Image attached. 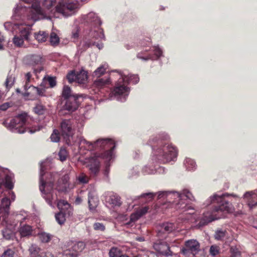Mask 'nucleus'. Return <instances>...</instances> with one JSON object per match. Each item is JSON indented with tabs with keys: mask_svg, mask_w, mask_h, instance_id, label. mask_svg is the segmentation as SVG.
Wrapping results in <instances>:
<instances>
[{
	"mask_svg": "<svg viewBox=\"0 0 257 257\" xmlns=\"http://www.w3.org/2000/svg\"><path fill=\"white\" fill-rule=\"evenodd\" d=\"M26 3H32L31 7L22 8L20 13H29L31 20L35 22L40 19H50L52 17L57 18L58 14H61L64 17L70 16L77 11L79 5L78 1L66 2L63 0L60 2L57 6L53 8L56 4V0H43L42 9L37 0H22Z\"/></svg>",
	"mask_w": 257,
	"mask_h": 257,
	"instance_id": "obj_1",
	"label": "nucleus"
},
{
	"mask_svg": "<svg viewBox=\"0 0 257 257\" xmlns=\"http://www.w3.org/2000/svg\"><path fill=\"white\" fill-rule=\"evenodd\" d=\"M236 195L229 194H215L210 197L211 202L212 203H217L218 206H215L211 211H207L203 213V223H207L216 219L224 217V213L231 212L233 208L231 204L226 201L224 197Z\"/></svg>",
	"mask_w": 257,
	"mask_h": 257,
	"instance_id": "obj_2",
	"label": "nucleus"
},
{
	"mask_svg": "<svg viewBox=\"0 0 257 257\" xmlns=\"http://www.w3.org/2000/svg\"><path fill=\"white\" fill-rule=\"evenodd\" d=\"M158 198H161L166 196L168 199L173 200L170 201L172 203V207L181 212H185L186 214L193 215L194 213V209L188 204L187 200H192L193 196L191 193L187 189H184L181 193L177 192H158Z\"/></svg>",
	"mask_w": 257,
	"mask_h": 257,
	"instance_id": "obj_3",
	"label": "nucleus"
},
{
	"mask_svg": "<svg viewBox=\"0 0 257 257\" xmlns=\"http://www.w3.org/2000/svg\"><path fill=\"white\" fill-rule=\"evenodd\" d=\"M169 138L167 135L164 136L152 139L150 141H160L159 145L154 149L153 159L162 163H166L174 161L177 158L178 152L176 148L169 143H164L162 140H167ZM151 143V142H150Z\"/></svg>",
	"mask_w": 257,
	"mask_h": 257,
	"instance_id": "obj_4",
	"label": "nucleus"
},
{
	"mask_svg": "<svg viewBox=\"0 0 257 257\" xmlns=\"http://www.w3.org/2000/svg\"><path fill=\"white\" fill-rule=\"evenodd\" d=\"M78 143L81 148H85L86 149L91 151L97 149H108L101 157L105 159L106 161H109L113 157V150L115 145L114 141L111 139H99L94 143L89 142L83 138L80 137L78 138Z\"/></svg>",
	"mask_w": 257,
	"mask_h": 257,
	"instance_id": "obj_5",
	"label": "nucleus"
},
{
	"mask_svg": "<svg viewBox=\"0 0 257 257\" xmlns=\"http://www.w3.org/2000/svg\"><path fill=\"white\" fill-rule=\"evenodd\" d=\"M44 163H41L40 165V190L42 193L43 197L51 206H54L57 197L52 194L53 188V181L58 176L57 173L48 174L44 179Z\"/></svg>",
	"mask_w": 257,
	"mask_h": 257,
	"instance_id": "obj_6",
	"label": "nucleus"
},
{
	"mask_svg": "<svg viewBox=\"0 0 257 257\" xmlns=\"http://www.w3.org/2000/svg\"><path fill=\"white\" fill-rule=\"evenodd\" d=\"M27 113H24L17 115L10 122H8V120H5L3 123L8 130L19 134L26 132L34 133L41 130L42 127L40 125L34 126L31 128L28 127L27 123Z\"/></svg>",
	"mask_w": 257,
	"mask_h": 257,
	"instance_id": "obj_7",
	"label": "nucleus"
},
{
	"mask_svg": "<svg viewBox=\"0 0 257 257\" xmlns=\"http://www.w3.org/2000/svg\"><path fill=\"white\" fill-rule=\"evenodd\" d=\"M114 71L117 72L119 78L110 94V97L111 99L113 97L118 101H124L130 92V88L127 86L128 80H125L128 75L126 72L116 70Z\"/></svg>",
	"mask_w": 257,
	"mask_h": 257,
	"instance_id": "obj_8",
	"label": "nucleus"
},
{
	"mask_svg": "<svg viewBox=\"0 0 257 257\" xmlns=\"http://www.w3.org/2000/svg\"><path fill=\"white\" fill-rule=\"evenodd\" d=\"M83 22L88 25L95 28L92 35L96 39L104 40L105 36L103 30L100 28L101 21L98 16L93 12H90L86 15L83 16Z\"/></svg>",
	"mask_w": 257,
	"mask_h": 257,
	"instance_id": "obj_9",
	"label": "nucleus"
},
{
	"mask_svg": "<svg viewBox=\"0 0 257 257\" xmlns=\"http://www.w3.org/2000/svg\"><path fill=\"white\" fill-rule=\"evenodd\" d=\"M35 22L29 16H28L27 21L25 23V26L20 28L19 34L15 36L13 39V42L15 46L17 47H22L24 45L25 41H29V36L31 34V27L34 25Z\"/></svg>",
	"mask_w": 257,
	"mask_h": 257,
	"instance_id": "obj_10",
	"label": "nucleus"
},
{
	"mask_svg": "<svg viewBox=\"0 0 257 257\" xmlns=\"http://www.w3.org/2000/svg\"><path fill=\"white\" fill-rule=\"evenodd\" d=\"M23 7H20L18 5L15 9L14 14L12 16L13 20L20 21L22 20L23 22H17L15 24H13L12 22H8L4 24V27L5 29L8 31H14L17 29H20L22 27H24L25 25L24 22L27 21L28 16H30L29 13L25 12L20 13V9Z\"/></svg>",
	"mask_w": 257,
	"mask_h": 257,
	"instance_id": "obj_11",
	"label": "nucleus"
},
{
	"mask_svg": "<svg viewBox=\"0 0 257 257\" xmlns=\"http://www.w3.org/2000/svg\"><path fill=\"white\" fill-rule=\"evenodd\" d=\"M76 120L75 119H63L61 123V130L62 135L63 136L67 143L70 141V138L72 137L73 130L78 126H76Z\"/></svg>",
	"mask_w": 257,
	"mask_h": 257,
	"instance_id": "obj_12",
	"label": "nucleus"
},
{
	"mask_svg": "<svg viewBox=\"0 0 257 257\" xmlns=\"http://www.w3.org/2000/svg\"><path fill=\"white\" fill-rule=\"evenodd\" d=\"M57 207L60 212L55 215V218L60 224H63L65 222V210L70 208V204L65 200H60L57 202Z\"/></svg>",
	"mask_w": 257,
	"mask_h": 257,
	"instance_id": "obj_13",
	"label": "nucleus"
},
{
	"mask_svg": "<svg viewBox=\"0 0 257 257\" xmlns=\"http://www.w3.org/2000/svg\"><path fill=\"white\" fill-rule=\"evenodd\" d=\"M185 246V248L182 249V252L184 254H187L189 252H191L194 255L200 250V244L196 239H189L186 241Z\"/></svg>",
	"mask_w": 257,
	"mask_h": 257,
	"instance_id": "obj_14",
	"label": "nucleus"
},
{
	"mask_svg": "<svg viewBox=\"0 0 257 257\" xmlns=\"http://www.w3.org/2000/svg\"><path fill=\"white\" fill-rule=\"evenodd\" d=\"M153 51L154 52V55L152 56L150 54H147L148 50H146L139 53L137 55V57L139 59L146 61L149 59L154 60L158 59L162 55L163 52L162 50L158 46L154 47Z\"/></svg>",
	"mask_w": 257,
	"mask_h": 257,
	"instance_id": "obj_15",
	"label": "nucleus"
},
{
	"mask_svg": "<svg viewBox=\"0 0 257 257\" xmlns=\"http://www.w3.org/2000/svg\"><path fill=\"white\" fill-rule=\"evenodd\" d=\"M25 92L24 96L33 99L37 96H43L44 90L35 87L33 85H25Z\"/></svg>",
	"mask_w": 257,
	"mask_h": 257,
	"instance_id": "obj_16",
	"label": "nucleus"
},
{
	"mask_svg": "<svg viewBox=\"0 0 257 257\" xmlns=\"http://www.w3.org/2000/svg\"><path fill=\"white\" fill-rule=\"evenodd\" d=\"M27 217H24L23 221L21 222V226L19 229V232L21 237H30L36 236V232L32 227L27 224H22V222L27 219Z\"/></svg>",
	"mask_w": 257,
	"mask_h": 257,
	"instance_id": "obj_17",
	"label": "nucleus"
},
{
	"mask_svg": "<svg viewBox=\"0 0 257 257\" xmlns=\"http://www.w3.org/2000/svg\"><path fill=\"white\" fill-rule=\"evenodd\" d=\"M87 167L91 175H97L100 169V161L98 158L96 157L90 158Z\"/></svg>",
	"mask_w": 257,
	"mask_h": 257,
	"instance_id": "obj_18",
	"label": "nucleus"
},
{
	"mask_svg": "<svg viewBox=\"0 0 257 257\" xmlns=\"http://www.w3.org/2000/svg\"><path fill=\"white\" fill-rule=\"evenodd\" d=\"M5 221L6 227L2 230V234L4 238L7 240L13 239L15 237V226L13 225H9L6 218L4 219Z\"/></svg>",
	"mask_w": 257,
	"mask_h": 257,
	"instance_id": "obj_19",
	"label": "nucleus"
},
{
	"mask_svg": "<svg viewBox=\"0 0 257 257\" xmlns=\"http://www.w3.org/2000/svg\"><path fill=\"white\" fill-rule=\"evenodd\" d=\"M244 198L246 200L248 206L252 208L257 205V190L246 192Z\"/></svg>",
	"mask_w": 257,
	"mask_h": 257,
	"instance_id": "obj_20",
	"label": "nucleus"
},
{
	"mask_svg": "<svg viewBox=\"0 0 257 257\" xmlns=\"http://www.w3.org/2000/svg\"><path fill=\"white\" fill-rule=\"evenodd\" d=\"M105 201L112 207L119 206L121 205V202L119 197L116 194L112 192L107 193L105 196Z\"/></svg>",
	"mask_w": 257,
	"mask_h": 257,
	"instance_id": "obj_21",
	"label": "nucleus"
},
{
	"mask_svg": "<svg viewBox=\"0 0 257 257\" xmlns=\"http://www.w3.org/2000/svg\"><path fill=\"white\" fill-rule=\"evenodd\" d=\"M175 229V226L173 223L167 222L163 223L159 226L158 234L160 237H162L163 234L169 233Z\"/></svg>",
	"mask_w": 257,
	"mask_h": 257,
	"instance_id": "obj_22",
	"label": "nucleus"
},
{
	"mask_svg": "<svg viewBox=\"0 0 257 257\" xmlns=\"http://www.w3.org/2000/svg\"><path fill=\"white\" fill-rule=\"evenodd\" d=\"M148 207H144L139 210L136 212L132 213L130 216V221L126 223L127 225L131 224L132 222H135L141 217L145 214L148 211Z\"/></svg>",
	"mask_w": 257,
	"mask_h": 257,
	"instance_id": "obj_23",
	"label": "nucleus"
},
{
	"mask_svg": "<svg viewBox=\"0 0 257 257\" xmlns=\"http://www.w3.org/2000/svg\"><path fill=\"white\" fill-rule=\"evenodd\" d=\"M77 99L78 97L73 96L71 97L68 99H67L65 104L64 106V109L71 111L75 110L78 106V103L77 101Z\"/></svg>",
	"mask_w": 257,
	"mask_h": 257,
	"instance_id": "obj_24",
	"label": "nucleus"
},
{
	"mask_svg": "<svg viewBox=\"0 0 257 257\" xmlns=\"http://www.w3.org/2000/svg\"><path fill=\"white\" fill-rule=\"evenodd\" d=\"M155 248L162 254L169 256L172 255L169 246L166 243L163 242L155 245Z\"/></svg>",
	"mask_w": 257,
	"mask_h": 257,
	"instance_id": "obj_25",
	"label": "nucleus"
},
{
	"mask_svg": "<svg viewBox=\"0 0 257 257\" xmlns=\"http://www.w3.org/2000/svg\"><path fill=\"white\" fill-rule=\"evenodd\" d=\"M88 75L85 70L82 69L77 72L76 82L79 84H85L87 82Z\"/></svg>",
	"mask_w": 257,
	"mask_h": 257,
	"instance_id": "obj_26",
	"label": "nucleus"
},
{
	"mask_svg": "<svg viewBox=\"0 0 257 257\" xmlns=\"http://www.w3.org/2000/svg\"><path fill=\"white\" fill-rule=\"evenodd\" d=\"M88 201L90 210L94 211L98 204L99 201L97 198L93 196L91 193H89Z\"/></svg>",
	"mask_w": 257,
	"mask_h": 257,
	"instance_id": "obj_27",
	"label": "nucleus"
},
{
	"mask_svg": "<svg viewBox=\"0 0 257 257\" xmlns=\"http://www.w3.org/2000/svg\"><path fill=\"white\" fill-rule=\"evenodd\" d=\"M39 237V240L42 243H48L52 238L53 235L49 233H47L44 231H40L38 233H36Z\"/></svg>",
	"mask_w": 257,
	"mask_h": 257,
	"instance_id": "obj_28",
	"label": "nucleus"
},
{
	"mask_svg": "<svg viewBox=\"0 0 257 257\" xmlns=\"http://www.w3.org/2000/svg\"><path fill=\"white\" fill-rule=\"evenodd\" d=\"M110 83V79L109 78H102L97 79L94 82V85L99 88L101 89L109 84Z\"/></svg>",
	"mask_w": 257,
	"mask_h": 257,
	"instance_id": "obj_29",
	"label": "nucleus"
},
{
	"mask_svg": "<svg viewBox=\"0 0 257 257\" xmlns=\"http://www.w3.org/2000/svg\"><path fill=\"white\" fill-rule=\"evenodd\" d=\"M5 196V197L2 199L1 204H0V210H2L3 209L5 212L7 214H8L11 201L7 196Z\"/></svg>",
	"mask_w": 257,
	"mask_h": 257,
	"instance_id": "obj_30",
	"label": "nucleus"
},
{
	"mask_svg": "<svg viewBox=\"0 0 257 257\" xmlns=\"http://www.w3.org/2000/svg\"><path fill=\"white\" fill-rule=\"evenodd\" d=\"M107 67L106 65H101L93 72L92 76L96 78L101 77L105 73Z\"/></svg>",
	"mask_w": 257,
	"mask_h": 257,
	"instance_id": "obj_31",
	"label": "nucleus"
},
{
	"mask_svg": "<svg viewBox=\"0 0 257 257\" xmlns=\"http://www.w3.org/2000/svg\"><path fill=\"white\" fill-rule=\"evenodd\" d=\"M69 180V177L68 174L64 175L61 178V181H62L61 186H58L57 189L59 191H64L68 187V182Z\"/></svg>",
	"mask_w": 257,
	"mask_h": 257,
	"instance_id": "obj_32",
	"label": "nucleus"
},
{
	"mask_svg": "<svg viewBox=\"0 0 257 257\" xmlns=\"http://www.w3.org/2000/svg\"><path fill=\"white\" fill-rule=\"evenodd\" d=\"M33 110L35 113L38 115H43L46 112V108L41 103H38L33 108Z\"/></svg>",
	"mask_w": 257,
	"mask_h": 257,
	"instance_id": "obj_33",
	"label": "nucleus"
},
{
	"mask_svg": "<svg viewBox=\"0 0 257 257\" xmlns=\"http://www.w3.org/2000/svg\"><path fill=\"white\" fill-rule=\"evenodd\" d=\"M48 34L44 31H40L35 34V38L39 42H45L48 38Z\"/></svg>",
	"mask_w": 257,
	"mask_h": 257,
	"instance_id": "obj_34",
	"label": "nucleus"
},
{
	"mask_svg": "<svg viewBox=\"0 0 257 257\" xmlns=\"http://www.w3.org/2000/svg\"><path fill=\"white\" fill-rule=\"evenodd\" d=\"M13 179V174L7 175L5 177V185L6 187L9 189H12L14 187Z\"/></svg>",
	"mask_w": 257,
	"mask_h": 257,
	"instance_id": "obj_35",
	"label": "nucleus"
},
{
	"mask_svg": "<svg viewBox=\"0 0 257 257\" xmlns=\"http://www.w3.org/2000/svg\"><path fill=\"white\" fill-rule=\"evenodd\" d=\"M62 96L66 99H69L71 97L76 96L78 97V95H71V90L70 88L68 86H64L62 91Z\"/></svg>",
	"mask_w": 257,
	"mask_h": 257,
	"instance_id": "obj_36",
	"label": "nucleus"
},
{
	"mask_svg": "<svg viewBox=\"0 0 257 257\" xmlns=\"http://www.w3.org/2000/svg\"><path fill=\"white\" fill-rule=\"evenodd\" d=\"M89 177L83 173H81L76 176V180L81 184H87L89 182Z\"/></svg>",
	"mask_w": 257,
	"mask_h": 257,
	"instance_id": "obj_37",
	"label": "nucleus"
},
{
	"mask_svg": "<svg viewBox=\"0 0 257 257\" xmlns=\"http://www.w3.org/2000/svg\"><path fill=\"white\" fill-rule=\"evenodd\" d=\"M110 257H122L125 254H122L119 249L117 247H112L109 252Z\"/></svg>",
	"mask_w": 257,
	"mask_h": 257,
	"instance_id": "obj_38",
	"label": "nucleus"
},
{
	"mask_svg": "<svg viewBox=\"0 0 257 257\" xmlns=\"http://www.w3.org/2000/svg\"><path fill=\"white\" fill-rule=\"evenodd\" d=\"M184 164L188 170H192L196 168V163L194 160L187 158L184 162Z\"/></svg>",
	"mask_w": 257,
	"mask_h": 257,
	"instance_id": "obj_39",
	"label": "nucleus"
},
{
	"mask_svg": "<svg viewBox=\"0 0 257 257\" xmlns=\"http://www.w3.org/2000/svg\"><path fill=\"white\" fill-rule=\"evenodd\" d=\"M122 72H126L127 74V77L125 80L127 79L129 83H133L134 84L137 83L139 81V78L137 75L130 74L126 71H123Z\"/></svg>",
	"mask_w": 257,
	"mask_h": 257,
	"instance_id": "obj_40",
	"label": "nucleus"
},
{
	"mask_svg": "<svg viewBox=\"0 0 257 257\" xmlns=\"http://www.w3.org/2000/svg\"><path fill=\"white\" fill-rule=\"evenodd\" d=\"M15 79L14 75L11 74V72H10L5 82L6 86L7 88L11 87L13 86L15 82Z\"/></svg>",
	"mask_w": 257,
	"mask_h": 257,
	"instance_id": "obj_41",
	"label": "nucleus"
},
{
	"mask_svg": "<svg viewBox=\"0 0 257 257\" xmlns=\"http://www.w3.org/2000/svg\"><path fill=\"white\" fill-rule=\"evenodd\" d=\"M29 251L32 255L37 256L40 251V248L36 244H32L29 249Z\"/></svg>",
	"mask_w": 257,
	"mask_h": 257,
	"instance_id": "obj_42",
	"label": "nucleus"
},
{
	"mask_svg": "<svg viewBox=\"0 0 257 257\" xmlns=\"http://www.w3.org/2000/svg\"><path fill=\"white\" fill-rule=\"evenodd\" d=\"M58 156L59 158V160L63 162L65 161L67 158L68 157V153L65 149L61 148L58 153Z\"/></svg>",
	"mask_w": 257,
	"mask_h": 257,
	"instance_id": "obj_43",
	"label": "nucleus"
},
{
	"mask_svg": "<svg viewBox=\"0 0 257 257\" xmlns=\"http://www.w3.org/2000/svg\"><path fill=\"white\" fill-rule=\"evenodd\" d=\"M50 42L52 45H57L59 42V38L57 35L54 33L52 32L50 35Z\"/></svg>",
	"mask_w": 257,
	"mask_h": 257,
	"instance_id": "obj_44",
	"label": "nucleus"
},
{
	"mask_svg": "<svg viewBox=\"0 0 257 257\" xmlns=\"http://www.w3.org/2000/svg\"><path fill=\"white\" fill-rule=\"evenodd\" d=\"M31 64L32 65L38 64L41 62V57L39 55H33L30 56Z\"/></svg>",
	"mask_w": 257,
	"mask_h": 257,
	"instance_id": "obj_45",
	"label": "nucleus"
},
{
	"mask_svg": "<svg viewBox=\"0 0 257 257\" xmlns=\"http://www.w3.org/2000/svg\"><path fill=\"white\" fill-rule=\"evenodd\" d=\"M76 78H77V72L76 73L75 71H71L67 75V78L68 81L70 83L73 82H76Z\"/></svg>",
	"mask_w": 257,
	"mask_h": 257,
	"instance_id": "obj_46",
	"label": "nucleus"
},
{
	"mask_svg": "<svg viewBox=\"0 0 257 257\" xmlns=\"http://www.w3.org/2000/svg\"><path fill=\"white\" fill-rule=\"evenodd\" d=\"M226 231L225 230H217L215 232V238L217 240H222L226 236Z\"/></svg>",
	"mask_w": 257,
	"mask_h": 257,
	"instance_id": "obj_47",
	"label": "nucleus"
},
{
	"mask_svg": "<svg viewBox=\"0 0 257 257\" xmlns=\"http://www.w3.org/2000/svg\"><path fill=\"white\" fill-rule=\"evenodd\" d=\"M50 139L51 141L53 142H58L60 140L58 131L56 130H54L53 133L51 136Z\"/></svg>",
	"mask_w": 257,
	"mask_h": 257,
	"instance_id": "obj_48",
	"label": "nucleus"
},
{
	"mask_svg": "<svg viewBox=\"0 0 257 257\" xmlns=\"http://www.w3.org/2000/svg\"><path fill=\"white\" fill-rule=\"evenodd\" d=\"M94 229L96 231H104L105 229V225L100 222H96L93 224Z\"/></svg>",
	"mask_w": 257,
	"mask_h": 257,
	"instance_id": "obj_49",
	"label": "nucleus"
},
{
	"mask_svg": "<svg viewBox=\"0 0 257 257\" xmlns=\"http://www.w3.org/2000/svg\"><path fill=\"white\" fill-rule=\"evenodd\" d=\"M15 251L12 249H8L5 250L1 257H14Z\"/></svg>",
	"mask_w": 257,
	"mask_h": 257,
	"instance_id": "obj_50",
	"label": "nucleus"
},
{
	"mask_svg": "<svg viewBox=\"0 0 257 257\" xmlns=\"http://www.w3.org/2000/svg\"><path fill=\"white\" fill-rule=\"evenodd\" d=\"M85 247V244L83 242H79L74 246V249L77 252L81 251Z\"/></svg>",
	"mask_w": 257,
	"mask_h": 257,
	"instance_id": "obj_51",
	"label": "nucleus"
},
{
	"mask_svg": "<svg viewBox=\"0 0 257 257\" xmlns=\"http://www.w3.org/2000/svg\"><path fill=\"white\" fill-rule=\"evenodd\" d=\"M45 81H47L51 87H54L56 84V81L55 77H48Z\"/></svg>",
	"mask_w": 257,
	"mask_h": 257,
	"instance_id": "obj_52",
	"label": "nucleus"
},
{
	"mask_svg": "<svg viewBox=\"0 0 257 257\" xmlns=\"http://www.w3.org/2000/svg\"><path fill=\"white\" fill-rule=\"evenodd\" d=\"M210 253L213 255L215 256L219 253V247L216 245H212L210 248Z\"/></svg>",
	"mask_w": 257,
	"mask_h": 257,
	"instance_id": "obj_53",
	"label": "nucleus"
},
{
	"mask_svg": "<svg viewBox=\"0 0 257 257\" xmlns=\"http://www.w3.org/2000/svg\"><path fill=\"white\" fill-rule=\"evenodd\" d=\"M79 37V30L78 28H76L73 30L72 32L71 39L73 41L76 40Z\"/></svg>",
	"mask_w": 257,
	"mask_h": 257,
	"instance_id": "obj_54",
	"label": "nucleus"
},
{
	"mask_svg": "<svg viewBox=\"0 0 257 257\" xmlns=\"http://www.w3.org/2000/svg\"><path fill=\"white\" fill-rule=\"evenodd\" d=\"M155 195V194L153 193H147L142 194L141 196V197L147 198L148 201H150L153 199Z\"/></svg>",
	"mask_w": 257,
	"mask_h": 257,
	"instance_id": "obj_55",
	"label": "nucleus"
},
{
	"mask_svg": "<svg viewBox=\"0 0 257 257\" xmlns=\"http://www.w3.org/2000/svg\"><path fill=\"white\" fill-rule=\"evenodd\" d=\"M32 75L31 72H28L25 74L26 84L28 85V83L31 82Z\"/></svg>",
	"mask_w": 257,
	"mask_h": 257,
	"instance_id": "obj_56",
	"label": "nucleus"
},
{
	"mask_svg": "<svg viewBox=\"0 0 257 257\" xmlns=\"http://www.w3.org/2000/svg\"><path fill=\"white\" fill-rule=\"evenodd\" d=\"M11 106V104L9 102H6L0 105V110L5 111L7 110Z\"/></svg>",
	"mask_w": 257,
	"mask_h": 257,
	"instance_id": "obj_57",
	"label": "nucleus"
},
{
	"mask_svg": "<svg viewBox=\"0 0 257 257\" xmlns=\"http://www.w3.org/2000/svg\"><path fill=\"white\" fill-rule=\"evenodd\" d=\"M108 172H109V169L108 168V167L106 166V168L104 171V175L107 176L108 175Z\"/></svg>",
	"mask_w": 257,
	"mask_h": 257,
	"instance_id": "obj_58",
	"label": "nucleus"
},
{
	"mask_svg": "<svg viewBox=\"0 0 257 257\" xmlns=\"http://www.w3.org/2000/svg\"><path fill=\"white\" fill-rule=\"evenodd\" d=\"M162 171L163 172H164V169L163 168L160 167L157 170H156V172H158L159 173H161Z\"/></svg>",
	"mask_w": 257,
	"mask_h": 257,
	"instance_id": "obj_59",
	"label": "nucleus"
},
{
	"mask_svg": "<svg viewBox=\"0 0 257 257\" xmlns=\"http://www.w3.org/2000/svg\"><path fill=\"white\" fill-rule=\"evenodd\" d=\"M91 45V44H87V43H86L84 45V50L86 49L87 48L89 47Z\"/></svg>",
	"mask_w": 257,
	"mask_h": 257,
	"instance_id": "obj_60",
	"label": "nucleus"
},
{
	"mask_svg": "<svg viewBox=\"0 0 257 257\" xmlns=\"http://www.w3.org/2000/svg\"><path fill=\"white\" fill-rule=\"evenodd\" d=\"M96 46L99 49H100L103 47L102 44H98Z\"/></svg>",
	"mask_w": 257,
	"mask_h": 257,
	"instance_id": "obj_61",
	"label": "nucleus"
},
{
	"mask_svg": "<svg viewBox=\"0 0 257 257\" xmlns=\"http://www.w3.org/2000/svg\"><path fill=\"white\" fill-rule=\"evenodd\" d=\"M4 40V37L2 34L0 33V41H2Z\"/></svg>",
	"mask_w": 257,
	"mask_h": 257,
	"instance_id": "obj_62",
	"label": "nucleus"
},
{
	"mask_svg": "<svg viewBox=\"0 0 257 257\" xmlns=\"http://www.w3.org/2000/svg\"><path fill=\"white\" fill-rule=\"evenodd\" d=\"M2 92H1V91H0V100H1V98H2Z\"/></svg>",
	"mask_w": 257,
	"mask_h": 257,
	"instance_id": "obj_63",
	"label": "nucleus"
},
{
	"mask_svg": "<svg viewBox=\"0 0 257 257\" xmlns=\"http://www.w3.org/2000/svg\"><path fill=\"white\" fill-rule=\"evenodd\" d=\"M3 49V46L0 44V50Z\"/></svg>",
	"mask_w": 257,
	"mask_h": 257,
	"instance_id": "obj_64",
	"label": "nucleus"
}]
</instances>
